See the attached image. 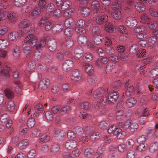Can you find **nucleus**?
Wrapping results in <instances>:
<instances>
[{
	"mask_svg": "<svg viewBox=\"0 0 158 158\" xmlns=\"http://www.w3.org/2000/svg\"><path fill=\"white\" fill-rule=\"evenodd\" d=\"M117 2H114L111 5V15L113 18L116 20L120 19L122 17L120 10V4L123 3V0H115Z\"/></svg>",
	"mask_w": 158,
	"mask_h": 158,
	"instance_id": "obj_1",
	"label": "nucleus"
},
{
	"mask_svg": "<svg viewBox=\"0 0 158 158\" xmlns=\"http://www.w3.org/2000/svg\"><path fill=\"white\" fill-rule=\"evenodd\" d=\"M19 27L20 28L24 29L26 33L30 31L31 33H32L35 31L34 28L32 27L30 21L27 19H24L21 21L19 24Z\"/></svg>",
	"mask_w": 158,
	"mask_h": 158,
	"instance_id": "obj_2",
	"label": "nucleus"
},
{
	"mask_svg": "<svg viewBox=\"0 0 158 158\" xmlns=\"http://www.w3.org/2000/svg\"><path fill=\"white\" fill-rule=\"evenodd\" d=\"M31 33L24 38L22 42V44L23 45L27 43H28L32 47H34L36 45L38 40V37L33 34V32Z\"/></svg>",
	"mask_w": 158,
	"mask_h": 158,
	"instance_id": "obj_3",
	"label": "nucleus"
},
{
	"mask_svg": "<svg viewBox=\"0 0 158 158\" xmlns=\"http://www.w3.org/2000/svg\"><path fill=\"white\" fill-rule=\"evenodd\" d=\"M85 133L89 135L90 138L93 140H96L100 137V134L98 132H94V128L92 127H87L85 129Z\"/></svg>",
	"mask_w": 158,
	"mask_h": 158,
	"instance_id": "obj_4",
	"label": "nucleus"
},
{
	"mask_svg": "<svg viewBox=\"0 0 158 158\" xmlns=\"http://www.w3.org/2000/svg\"><path fill=\"white\" fill-rule=\"evenodd\" d=\"M119 97L117 92L114 91H111L108 92L107 97V102L110 104H113L116 102Z\"/></svg>",
	"mask_w": 158,
	"mask_h": 158,
	"instance_id": "obj_5",
	"label": "nucleus"
},
{
	"mask_svg": "<svg viewBox=\"0 0 158 158\" xmlns=\"http://www.w3.org/2000/svg\"><path fill=\"white\" fill-rule=\"evenodd\" d=\"M135 114L136 117L138 118L141 116L146 117L149 114V111L146 108L140 107L137 109Z\"/></svg>",
	"mask_w": 158,
	"mask_h": 158,
	"instance_id": "obj_6",
	"label": "nucleus"
},
{
	"mask_svg": "<svg viewBox=\"0 0 158 158\" xmlns=\"http://www.w3.org/2000/svg\"><path fill=\"white\" fill-rule=\"evenodd\" d=\"M82 73L78 69H73L71 72L70 77L71 79L74 81H78L82 79Z\"/></svg>",
	"mask_w": 158,
	"mask_h": 158,
	"instance_id": "obj_7",
	"label": "nucleus"
},
{
	"mask_svg": "<svg viewBox=\"0 0 158 158\" xmlns=\"http://www.w3.org/2000/svg\"><path fill=\"white\" fill-rule=\"evenodd\" d=\"M85 25V23L82 19L78 20L76 24L75 30L78 33L84 34L86 32L85 29L83 27Z\"/></svg>",
	"mask_w": 158,
	"mask_h": 158,
	"instance_id": "obj_8",
	"label": "nucleus"
},
{
	"mask_svg": "<svg viewBox=\"0 0 158 158\" xmlns=\"http://www.w3.org/2000/svg\"><path fill=\"white\" fill-rule=\"evenodd\" d=\"M81 64L82 66L84 67L85 72L89 75H91L94 72V68L92 65L88 63L83 62Z\"/></svg>",
	"mask_w": 158,
	"mask_h": 158,
	"instance_id": "obj_9",
	"label": "nucleus"
},
{
	"mask_svg": "<svg viewBox=\"0 0 158 158\" xmlns=\"http://www.w3.org/2000/svg\"><path fill=\"white\" fill-rule=\"evenodd\" d=\"M125 23L128 27L131 28L135 27L137 24V21L136 19L132 17H128L125 19Z\"/></svg>",
	"mask_w": 158,
	"mask_h": 158,
	"instance_id": "obj_10",
	"label": "nucleus"
},
{
	"mask_svg": "<svg viewBox=\"0 0 158 158\" xmlns=\"http://www.w3.org/2000/svg\"><path fill=\"white\" fill-rule=\"evenodd\" d=\"M7 108L10 111H12L15 109V103L12 101H8L2 106L1 109L3 110H5Z\"/></svg>",
	"mask_w": 158,
	"mask_h": 158,
	"instance_id": "obj_11",
	"label": "nucleus"
},
{
	"mask_svg": "<svg viewBox=\"0 0 158 158\" xmlns=\"http://www.w3.org/2000/svg\"><path fill=\"white\" fill-rule=\"evenodd\" d=\"M77 145V143L75 140H69L65 142L64 146L66 149L71 150L76 147Z\"/></svg>",
	"mask_w": 158,
	"mask_h": 158,
	"instance_id": "obj_12",
	"label": "nucleus"
},
{
	"mask_svg": "<svg viewBox=\"0 0 158 158\" xmlns=\"http://www.w3.org/2000/svg\"><path fill=\"white\" fill-rule=\"evenodd\" d=\"M8 19L11 24L14 23L17 20L18 15L14 12H10L7 15Z\"/></svg>",
	"mask_w": 158,
	"mask_h": 158,
	"instance_id": "obj_13",
	"label": "nucleus"
},
{
	"mask_svg": "<svg viewBox=\"0 0 158 158\" xmlns=\"http://www.w3.org/2000/svg\"><path fill=\"white\" fill-rule=\"evenodd\" d=\"M6 8L7 5L5 2L1 3L0 4V21L4 20L6 18V12L2 10L3 9H6Z\"/></svg>",
	"mask_w": 158,
	"mask_h": 158,
	"instance_id": "obj_14",
	"label": "nucleus"
},
{
	"mask_svg": "<svg viewBox=\"0 0 158 158\" xmlns=\"http://www.w3.org/2000/svg\"><path fill=\"white\" fill-rule=\"evenodd\" d=\"M73 66L74 64L72 60H67L63 64L62 68L64 70L67 71L70 70Z\"/></svg>",
	"mask_w": 158,
	"mask_h": 158,
	"instance_id": "obj_15",
	"label": "nucleus"
},
{
	"mask_svg": "<svg viewBox=\"0 0 158 158\" xmlns=\"http://www.w3.org/2000/svg\"><path fill=\"white\" fill-rule=\"evenodd\" d=\"M50 84L49 81L47 79H43L39 83V88L42 89H45L49 86Z\"/></svg>",
	"mask_w": 158,
	"mask_h": 158,
	"instance_id": "obj_16",
	"label": "nucleus"
},
{
	"mask_svg": "<svg viewBox=\"0 0 158 158\" xmlns=\"http://www.w3.org/2000/svg\"><path fill=\"white\" fill-rule=\"evenodd\" d=\"M134 8L136 11L140 13L145 10L146 6L142 2H139L135 4Z\"/></svg>",
	"mask_w": 158,
	"mask_h": 158,
	"instance_id": "obj_17",
	"label": "nucleus"
},
{
	"mask_svg": "<svg viewBox=\"0 0 158 158\" xmlns=\"http://www.w3.org/2000/svg\"><path fill=\"white\" fill-rule=\"evenodd\" d=\"M131 120L130 119L125 118V121L124 123H118V126L119 127H122L124 129L128 128L131 124Z\"/></svg>",
	"mask_w": 158,
	"mask_h": 158,
	"instance_id": "obj_18",
	"label": "nucleus"
},
{
	"mask_svg": "<svg viewBox=\"0 0 158 158\" xmlns=\"http://www.w3.org/2000/svg\"><path fill=\"white\" fill-rule=\"evenodd\" d=\"M48 47L49 49L51 51H54L56 49L57 44L55 40L51 38L48 41Z\"/></svg>",
	"mask_w": 158,
	"mask_h": 158,
	"instance_id": "obj_19",
	"label": "nucleus"
},
{
	"mask_svg": "<svg viewBox=\"0 0 158 158\" xmlns=\"http://www.w3.org/2000/svg\"><path fill=\"white\" fill-rule=\"evenodd\" d=\"M29 145V141L27 139H23L21 140L18 145V148L20 150L24 149Z\"/></svg>",
	"mask_w": 158,
	"mask_h": 158,
	"instance_id": "obj_20",
	"label": "nucleus"
},
{
	"mask_svg": "<svg viewBox=\"0 0 158 158\" xmlns=\"http://www.w3.org/2000/svg\"><path fill=\"white\" fill-rule=\"evenodd\" d=\"M108 20V16L106 15H103L99 16L96 19V22L98 24H101L104 22H107Z\"/></svg>",
	"mask_w": 158,
	"mask_h": 158,
	"instance_id": "obj_21",
	"label": "nucleus"
},
{
	"mask_svg": "<svg viewBox=\"0 0 158 158\" xmlns=\"http://www.w3.org/2000/svg\"><path fill=\"white\" fill-rule=\"evenodd\" d=\"M54 131L55 134V136L57 139H60L63 138L66 134L65 132L62 130H60L55 128Z\"/></svg>",
	"mask_w": 158,
	"mask_h": 158,
	"instance_id": "obj_22",
	"label": "nucleus"
},
{
	"mask_svg": "<svg viewBox=\"0 0 158 158\" xmlns=\"http://www.w3.org/2000/svg\"><path fill=\"white\" fill-rule=\"evenodd\" d=\"M137 101L134 98H131L128 99L126 102L127 106L131 107L135 106L136 104Z\"/></svg>",
	"mask_w": 158,
	"mask_h": 158,
	"instance_id": "obj_23",
	"label": "nucleus"
},
{
	"mask_svg": "<svg viewBox=\"0 0 158 158\" xmlns=\"http://www.w3.org/2000/svg\"><path fill=\"white\" fill-rule=\"evenodd\" d=\"M10 68L8 67H5L1 70L0 72L1 75L6 78H8L10 77L9 71Z\"/></svg>",
	"mask_w": 158,
	"mask_h": 158,
	"instance_id": "obj_24",
	"label": "nucleus"
},
{
	"mask_svg": "<svg viewBox=\"0 0 158 158\" xmlns=\"http://www.w3.org/2000/svg\"><path fill=\"white\" fill-rule=\"evenodd\" d=\"M127 87L125 91V94L127 97L132 96L135 92V89L133 86Z\"/></svg>",
	"mask_w": 158,
	"mask_h": 158,
	"instance_id": "obj_25",
	"label": "nucleus"
},
{
	"mask_svg": "<svg viewBox=\"0 0 158 158\" xmlns=\"http://www.w3.org/2000/svg\"><path fill=\"white\" fill-rule=\"evenodd\" d=\"M93 56L92 54L89 52H85L82 57L83 60L89 62L93 60Z\"/></svg>",
	"mask_w": 158,
	"mask_h": 158,
	"instance_id": "obj_26",
	"label": "nucleus"
},
{
	"mask_svg": "<svg viewBox=\"0 0 158 158\" xmlns=\"http://www.w3.org/2000/svg\"><path fill=\"white\" fill-rule=\"evenodd\" d=\"M40 12V9L38 7H35L33 10L31 14H30L29 15L35 18L39 16Z\"/></svg>",
	"mask_w": 158,
	"mask_h": 158,
	"instance_id": "obj_27",
	"label": "nucleus"
},
{
	"mask_svg": "<svg viewBox=\"0 0 158 158\" xmlns=\"http://www.w3.org/2000/svg\"><path fill=\"white\" fill-rule=\"evenodd\" d=\"M76 56L78 58H81L82 56L83 51L81 47H76L74 50Z\"/></svg>",
	"mask_w": 158,
	"mask_h": 158,
	"instance_id": "obj_28",
	"label": "nucleus"
},
{
	"mask_svg": "<svg viewBox=\"0 0 158 158\" xmlns=\"http://www.w3.org/2000/svg\"><path fill=\"white\" fill-rule=\"evenodd\" d=\"M6 97L8 99H12L14 97V94L13 91L9 89H7L4 90Z\"/></svg>",
	"mask_w": 158,
	"mask_h": 158,
	"instance_id": "obj_29",
	"label": "nucleus"
},
{
	"mask_svg": "<svg viewBox=\"0 0 158 158\" xmlns=\"http://www.w3.org/2000/svg\"><path fill=\"white\" fill-rule=\"evenodd\" d=\"M46 44V41L45 38H43L40 39L36 46V48L37 50L40 49L44 48Z\"/></svg>",
	"mask_w": 158,
	"mask_h": 158,
	"instance_id": "obj_30",
	"label": "nucleus"
},
{
	"mask_svg": "<svg viewBox=\"0 0 158 158\" xmlns=\"http://www.w3.org/2000/svg\"><path fill=\"white\" fill-rule=\"evenodd\" d=\"M15 31L10 32L8 35V40L11 41L16 40L18 37Z\"/></svg>",
	"mask_w": 158,
	"mask_h": 158,
	"instance_id": "obj_31",
	"label": "nucleus"
},
{
	"mask_svg": "<svg viewBox=\"0 0 158 158\" xmlns=\"http://www.w3.org/2000/svg\"><path fill=\"white\" fill-rule=\"evenodd\" d=\"M60 146L58 144L54 143L51 146L50 149L51 152L53 154H56L59 151Z\"/></svg>",
	"mask_w": 158,
	"mask_h": 158,
	"instance_id": "obj_32",
	"label": "nucleus"
},
{
	"mask_svg": "<svg viewBox=\"0 0 158 158\" xmlns=\"http://www.w3.org/2000/svg\"><path fill=\"white\" fill-rule=\"evenodd\" d=\"M150 21V18L148 16L145 14H142L140 17V22L142 23H149Z\"/></svg>",
	"mask_w": 158,
	"mask_h": 158,
	"instance_id": "obj_33",
	"label": "nucleus"
},
{
	"mask_svg": "<svg viewBox=\"0 0 158 158\" xmlns=\"http://www.w3.org/2000/svg\"><path fill=\"white\" fill-rule=\"evenodd\" d=\"M115 39L114 36H109L106 37L105 40V44L107 46H108L111 44Z\"/></svg>",
	"mask_w": 158,
	"mask_h": 158,
	"instance_id": "obj_34",
	"label": "nucleus"
},
{
	"mask_svg": "<svg viewBox=\"0 0 158 158\" xmlns=\"http://www.w3.org/2000/svg\"><path fill=\"white\" fill-rule=\"evenodd\" d=\"M71 111L70 107L68 106H65L62 107L60 110V114L63 115L69 113Z\"/></svg>",
	"mask_w": 158,
	"mask_h": 158,
	"instance_id": "obj_35",
	"label": "nucleus"
},
{
	"mask_svg": "<svg viewBox=\"0 0 158 158\" xmlns=\"http://www.w3.org/2000/svg\"><path fill=\"white\" fill-rule=\"evenodd\" d=\"M94 152L91 148H87L84 152V155L85 157H89L94 155Z\"/></svg>",
	"mask_w": 158,
	"mask_h": 158,
	"instance_id": "obj_36",
	"label": "nucleus"
},
{
	"mask_svg": "<svg viewBox=\"0 0 158 158\" xmlns=\"http://www.w3.org/2000/svg\"><path fill=\"white\" fill-rule=\"evenodd\" d=\"M73 44V41L70 39H66L63 43L64 46L68 48H71Z\"/></svg>",
	"mask_w": 158,
	"mask_h": 158,
	"instance_id": "obj_37",
	"label": "nucleus"
},
{
	"mask_svg": "<svg viewBox=\"0 0 158 158\" xmlns=\"http://www.w3.org/2000/svg\"><path fill=\"white\" fill-rule=\"evenodd\" d=\"M20 47L19 46L15 45L13 48V54L15 57H18L20 56Z\"/></svg>",
	"mask_w": 158,
	"mask_h": 158,
	"instance_id": "obj_38",
	"label": "nucleus"
},
{
	"mask_svg": "<svg viewBox=\"0 0 158 158\" xmlns=\"http://www.w3.org/2000/svg\"><path fill=\"white\" fill-rule=\"evenodd\" d=\"M77 41L79 44H84L87 41V38L86 36L82 35H80L77 39Z\"/></svg>",
	"mask_w": 158,
	"mask_h": 158,
	"instance_id": "obj_39",
	"label": "nucleus"
},
{
	"mask_svg": "<svg viewBox=\"0 0 158 158\" xmlns=\"http://www.w3.org/2000/svg\"><path fill=\"white\" fill-rule=\"evenodd\" d=\"M158 148V143L155 142L150 145L149 150L151 152H154Z\"/></svg>",
	"mask_w": 158,
	"mask_h": 158,
	"instance_id": "obj_40",
	"label": "nucleus"
},
{
	"mask_svg": "<svg viewBox=\"0 0 158 158\" xmlns=\"http://www.w3.org/2000/svg\"><path fill=\"white\" fill-rule=\"evenodd\" d=\"M93 41L94 44H99L102 42V37L100 34L93 36Z\"/></svg>",
	"mask_w": 158,
	"mask_h": 158,
	"instance_id": "obj_41",
	"label": "nucleus"
},
{
	"mask_svg": "<svg viewBox=\"0 0 158 158\" xmlns=\"http://www.w3.org/2000/svg\"><path fill=\"white\" fill-rule=\"evenodd\" d=\"M148 24V27L150 29H155L158 26V20H153L151 22H149Z\"/></svg>",
	"mask_w": 158,
	"mask_h": 158,
	"instance_id": "obj_42",
	"label": "nucleus"
},
{
	"mask_svg": "<svg viewBox=\"0 0 158 158\" xmlns=\"http://www.w3.org/2000/svg\"><path fill=\"white\" fill-rule=\"evenodd\" d=\"M105 29L108 32L111 33L114 31L113 26L110 23H108L106 24L105 26Z\"/></svg>",
	"mask_w": 158,
	"mask_h": 158,
	"instance_id": "obj_43",
	"label": "nucleus"
},
{
	"mask_svg": "<svg viewBox=\"0 0 158 158\" xmlns=\"http://www.w3.org/2000/svg\"><path fill=\"white\" fill-rule=\"evenodd\" d=\"M90 12V10L89 8L85 7L81 9L80 13L81 15L83 17H86L89 15Z\"/></svg>",
	"mask_w": 158,
	"mask_h": 158,
	"instance_id": "obj_44",
	"label": "nucleus"
},
{
	"mask_svg": "<svg viewBox=\"0 0 158 158\" xmlns=\"http://www.w3.org/2000/svg\"><path fill=\"white\" fill-rule=\"evenodd\" d=\"M139 144L137 146L136 148L139 152H143L147 149L148 145L147 143Z\"/></svg>",
	"mask_w": 158,
	"mask_h": 158,
	"instance_id": "obj_45",
	"label": "nucleus"
},
{
	"mask_svg": "<svg viewBox=\"0 0 158 158\" xmlns=\"http://www.w3.org/2000/svg\"><path fill=\"white\" fill-rule=\"evenodd\" d=\"M45 117L46 119L48 121H51L53 119L52 114L49 111L44 112Z\"/></svg>",
	"mask_w": 158,
	"mask_h": 158,
	"instance_id": "obj_46",
	"label": "nucleus"
},
{
	"mask_svg": "<svg viewBox=\"0 0 158 158\" xmlns=\"http://www.w3.org/2000/svg\"><path fill=\"white\" fill-rule=\"evenodd\" d=\"M139 128V125L136 123H132L130 126V130L131 132L136 131Z\"/></svg>",
	"mask_w": 158,
	"mask_h": 158,
	"instance_id": "obj_47",
	"label": "nucleus"
},
{
	"mask_svg": "<svg viewBox=\"0 0 158 158\" xmlns=\"http://www.w3.org/2000/svg\"><path fill=\"white\" fill-rule=\"evenodd\" d=\"M50 137L46 134L42 135L39 139L40 142H46L50 140Z\"/></svg>",
	"mask_w": 158,
	"mask_h": 158,
	"instance_id": "obj_48",
	"label": "nucleus"
},
{
	"mask_svg": "<svg viewBox=\"0 0 158 158\" xmlns=\"http://www.w3.org/2000/svg\"><path fill=\"white\" fill-rule=\"evenodd\" d=\"M8 42L6 39L0 40V48L2 49L6 48L8 45Z\"/></svg>",
	"mask_w": 158,
	"mask_h": 158,
	"instance_id": "obj_49",
	"label": "nucleus"
},
{
	"mask_svg": "<svg viewBox=\"0 0 158 158\" xmlns=\"http://www.w3.org/2000/svg\"><path fill=\"white\" fill-rule=\"evenodd\" d=\"M71 5V2H69V0H65L61 6V9L63 10H64L69 8Z\"/></svg>",
	"mask_w": 158,
	"mask_h": 158,
	"instance_id": "obj_50",
	"label": "nucleus"
},
{
	"mask_svg": "<svg viewBox=\"0 0 158 158\" xmlns=\"http://www.w3.org/2000/svg\"><path fill=\"white\" fill-rule=\"evenodd\" d=\"M8 31V27L5 25L0 26V37L5 34Z\"/></svg>",
	"mask_w": 158,
	"mask_h": 158,
	"instance_id": "obj_51",
	"label": "nucleus"
},
{
	"mask_svg": "<svg viewBox=\"0 0 158 158\" xmlns=\"http://www.w3.org/2000/svg\"><path fill=\"white\" fill-rule=\"evenodd\" d=\"M74 22L73 19L72 18H69L65 20L64 25L66 27H69L73 25Z\"/></svg>",
	"mask_w": 158,
	"mask_h": 158,
	"instance_id": "obj_52",
	"label": "nucleus"
},
{
	"mask_svg": "<svg viewBox=\"0 0 158 158\" xmlns=\"http://www.w3.org/2000/svg\"><path fill=\"white\" fill-rule=\"evenodd\" d=\"M158 75V69L157 68L153 69L151 70L149 72V76L150 77H153Z\"/></svg>",
	"mask_w": 158,
	"mask_h": 158,
	"instance_id": "obj_53",
	"label": "nucleus"
},
{
	"mask_svg": "<svg viewBox=\"0 0 158 158\" xmlns=\"http://www.w3.org/2000/svg\"><path fill=\"white\" fill-rule=\"evenodd\" d=\"M75 9L73 8H70L66 10L64 13V16H68L73 15L75 13Z\"/></svg>",
	"mask_w": 158,
	"mask_h": 158,
	"instance_id": "obj_54",
	"label": "nucleus"
},
{
	"mask_svg": "<svg viewBox=\"0 0 158 158\" xmlns=\"http://www.w3.org/2000/svg\"><path fill=\"white\" fill-rule=\"evenodd\" d=\"M100 6V4L99 2L97 0H95L93 2L91 3L92 8L97 10L99 9Z\"/></svg>",
	"mask_w": 158,
	"mask_h": 158,
	"instance_id": "obj_55",
	"label": "nucleus"
},
{
	"mask_svg": "<svg viewBox=\"0 0 158 158\" xmlns=\"http://www.w3.org/2000/svg\"><path fill=\"white\" fill-rule=\"evenodd\" d=\"M103 93V90L101 89H98L96 90L94 93V97L95 98H99L102 95Z\"/></svg>",
	"mask_w": 158,
	"mask_h": 158,
	"instance_id": "obj_56",
	"label": "nucleus"
},
{
	"mask_svg": "<svg viewBox=\"0 0 158 158\" xmlns=\"http://www.w3.org/2000/svg\"><path fill=\"white\" fill-rule=\"evenodd\" d=\"M73 130L75 134L78 135L81 134L83 132V128L78 126L75 127Z\"/></svg>",
	"mask_w": 158,
	"mask_h": 158,
	"instance_id": "obj_57",
	"label": "nucleus"
},
{
	"mask_svg": "<svg viewBox=\"0 0 158 158\" xmlns=\"http://www.w3.org/2000/svg\"><path fill=\"white\" fill-rule=\"evenodd\" d=\"M36 155V152L35 150L32 149L28 152L27 154V157L28 158H34Z\"/></svg>",
	"mask_w": 158,
	"mask_h": 158,
	"instance_id": "obj_58",
	"label": "nucleus"
},
{
	"mask_svg": "<svg viewBox=\"0 0 158 158\" xmlns=\"http://www.w3.org/2000/svg\"><path fill=\"white\" fill-rule=\"evenodd\" d=\"M145 29V27L143 25H138L134 29V32L136 33L139 32L144 31Z\"/></svg>",
	"mask_w": 158,
	"mask_h": 158,
	"instance_id": "obj_59",
	"label": "nucleus"
},
{
	"mask_svg": "<svg viewBox=\"0 0 158 158\" xmlns=\"http://www.w3.org/2000/svg\"><path fill=\"white\" fill-rule=\"evenodd\" d=\"M118 56L120 60L123 61L127 60L128 58V54L127 53H119Z\"/></svg>",
	"mask_w": 158,
	"mask_h": 158,
	"instance_id": "obj_60",
	"label": "nucleus"
},
{
	"mask_svg": "<svg viewBox=\"0 0 158 158\" xmlns=\"http://www.w3.org/2000/svg\"><path fill=\"white\" fill-rule=\"evenodd\" d=\"M107 98L106 97H103L100 99V101L98 102V105L102 106H104L106 104L107 101Z\"/></svg>",
	"mask_w": 158,
	"mask_h": 158,
	"instance_id": "obj_61",
	"label": "nucleus"
},
{
	"mask_svg": "<svg viewBox=\"0 0 158 158\" xmlns=\"http://www.w3.org/2000/svg\"><path fill=\"white\" fill-rule=\"evenodd\" d=\"M54 8V6L52 4L50 3L48 4L46 8V13L48 14H49L53 10Z\"/></svg>",
	"mask_w": 158,
	"mask_h": 158,
	"instance_id": "obj_62",
	"label": "nucleus"
},
{
	"mask_svg": "<svg viewBox=\"0 0 158 158\" xmlns=\"http://www.w3.org/2000/svg\"><path fill=\"white\" fill-rule=\"evenodd\" d=\"M35 123V119L32 118H29L27 122V125L29 128L33 127Z\"/></svg>",
	"mask_w": 158,
	"mask_h": 158,
	"instance_id": "obj_63",
	"label": "nucleus"
},
{
	"mask_svg": "<svg viewBox=\"0 0 158 158\" xmlns=\"http://www.w3.org/2000/svg\"><path fill=\"white\" fill-rule=\"evenodd\" d=\"M62 28L63 26L62 25L58 24L53 27L52 29L54 32L57 33L60 31Z\"/></svg>",
	"mask_w": 158,
	"mask_h": 158,
	"instance_id": "obj_64",
	"label": "nucleus"
}]
</instances>
